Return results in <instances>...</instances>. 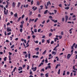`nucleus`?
<instances>
[{
    "label": "nucleus",
    "mask_w": 77,
    "mask_h": 77,
    "mask_svg": "<svg viewBox=\"0 0 77 77\" xmlns=\"http://www.w3.org/2000/svg\"><path fill=\"white\" fill-rule=\"evenodd\" d=\"M72 54H73V53H71V54H69L67 55V59H68V60H69V58H70V57H71V56H72Z\"/></svg>",
    "instance_id": "1"
},
{
    "label": "nucleus",
    "mask_w": 77,
    "mask_h": 77,
    "mask_svg": "<svg viewBox=\"0 0 77 77\" xmlns=\"http://www.w3.org/2000/svg\"><path fill=\"white\" fill-rule=\"evenodd\" d=\"M7 31L8 32H11V31H12V30H11V28L8 27L7 29Z\"/></svg>",
    "instance_id": "2"
},
{
    "label": "nucleus",
    "mask_w": 77,
    "mask_h": 77,
    "mask_svg": "<svg viewBox=\"0 0 77 77\" xmlns=\"http://www.w3.org/2000/svg\"><path fill=\"white\" fill-rule=\"evenodd\" d=\"M37 69V67H32V69L33 70V71H35Z\"/></svg>",
    "instance_id": "3"
},
{
    "label": "nucleus",
    "mask_w": 77,
    "mask_h": 77,
    "mask_svg": "<svg viewBox=\"0 0 77 77\" xmlns=\"http://www.w3.org/2000/svg\"><path fill=\"white\" fill-rule=\"evenodd\" d=\"M4 12L5 15H7L8 13V10H7L6 11L5 10H4Z\"/></svg>",
    "instance_id": "4"
},
{
    "label": "nucleus",
    "mask_w": 77,
    "mask_h": 77,
    "mask_svg": "<svg viewBox=\"0 0 77 77\" xmlns=\"http://www.w3.org/2000/svg\"><path fill=\"white\" fill-rule=\"evenodd\" d=\"M75 43H74L72 45V46L71 47V49L72 50H74V47L75 46Z\"/></svg>",
    "instance_id": "5"
},
{
    "label": "nucleus",
    "mask_w": 77,
    "mask_h": 77,
    "mask_svg": "<svg viewBox=\"0 0 77 77\" xmlns=\"http://www.w3.org/2000/svg\"><path fill=\"white\" fill-rule=\"evenodd\" d=\"M49 5V3H48V2H47V3L46 5H45V9H47V8H48V7H47V6H48Z\"/></svg>",
    "instance_id": "6"
},
{
    "label": "nucleus",
    "mask_w": 77,
    "mask_h": 77,
    "mask_svg": "<svg viewBox=\"0 0 77 77\" xmlns=\"http://www.w3.org/2000/svg\"><path fill=\"white\" fill-rule=\"evenodd\" d=\"M15 2H13L12 4V6L13 8H15Z\"/></svg>",
    "instance_id": "7"
},
{
    "label": "nucleus",
    "mask_w": 77,
    "mask_h": 77,
    "mask_svg": "<svg viewBox=\"0 0 77 77\" xmlns=\"http://www.w3.org/2000/svg\"><path fill=\"white\" fill-rule=\"evenodd\" d=\"M68 16H65L66 22H67V20H68Z\"/></svg>",
    "instance_id": "8"
},
{
    "label": "nucleus",
    "mask_w": 77,
    "mask_h": 77,
    "mask_svg": "<svg viewBox=\"0 0 77 77\" xmlns=\"http://www.w3.org/2000/svg\"><path fill=\"white\" fill-rule=\"evenodd\" d=\"M52 21H53V22H54V23H56L57 22V20H53L52 19H51Z\"/></svg>",
    "instance_id": "9"
},
{
    "label": "nucleus",
    "mask_w": 77,
    "mask_h": 77,
    "mask_svg": "<svg viewBox=\"0 0 77 77\" xmlns=\"http://www.w3.org/2000/svg\"><path fill=\"white\" fill-rule=\"evenodd\" d=\"M73 30V29L72 28H71V29H70L69 30V33H70V34H71L72 33V30Z\"/></svg>",
    "instance_id": "10"
},
{
    "label": "nucleus",
    "mask_w": 77,
    "mask_h": 77,
    "mask_svg": "<svg viewBox=\"0 0 77 77\" xmlns=\"http://www.w3.org/2000/svg\"><path fill=\"white\" fill-rule=\"evenodd\" d=\"M57 52L55 51H52V54H54V55H55L56 54H57Z\"/></svg>",
    "instance_id": "11"
},
{
    "label": "nucleus",
    "mask_w": 77,
    "mask_h": 77,
    "mask_svg": "<svg viewBox=\"0 0 77 77\" xmlns=\"http://www.w3.org/2000/svg\"><path fill=\"white\" fill-rule=\"evenodd\" d=\"M14 16L15 17V18H17L18 17V14L17 13H16V14H14Z\"/></svg>",
    "instance_id": "12"
},
{
    "label": "nucleus",
    "mask_w": 77,
    "mask_h": 77,
    "mask_svg": "<svg viewBox=\"0 0 77 77\" xmlns=\"http://www.w3.org/2000/svg\"><path fill=\"white\" fill-rule=\"evenodd\" d=\"M22 69H23V68L22 67H19L18 69V71H20V70H22Z\"/></svg>",
    "instance_id": "13"
},
{
    "label": "nucleus",
    "mask_w": 77,
    "mask_h": 77,
    "mask_svg": "<svg viewBox=\"0 0 77 77\" xmlns=\"http://www.w3.org/2000/svg\"><path fill=\"white\" fill-rule=\"evenodd\" d=\"M32 9L33 10V11H36L37 9V7H36L35 8V7H32Z\"/></svg>",
    "instance_id": "14"
},
{
    "label": "nucleus",
    "mask_w": 77,
    "mask_h": 77,
    "mask_svg": "<svg viewBox=\"0 0 77 77\" xmlns=\"http://www.w3.org/2000/svg\"><path fill=\"white\" fill-rule=\"evenodd\" d=\"M21 5V3L20 2H18L17 5V7L19 8L20 7V5Z\"/></svg>",
    "instance_id": "15"
},
{
    "label": "nucleus",
    "mask_w": 77,
    "mask_h": 77,
    "mask_svg": "<svg viewBox=\"0 0 77 77\" xmlns=\"http://www.w3.org/2000/svg\"><path fill=\"white\" fill-rule=\"evenodd\" d=\"M60 66V64H57L56 66V67H55V69H57V68H58V66Z\"/></svg>",
    "instance_id": "16"
},
{
    "label": "nucleus",
    "mask_w": 77,
    "mask_h": 77,
    "mask_svg": "<svg viewBox=\"0 0 77 77\" xmlns=\"http://www.w3.org/2000/svg\"><path fill=\"white\" fill-rule=\"evenodd\" d=\"M47 52V51L46 50H45L42 53L43 55H44V54H45V53H46V52Z\"/></svg>",
    "instance_id": "17"
},
{
    "label": "nucleus",
    "mask_w": 77,
    "mask_h": 77,
    "mask_svg": "<svg viewBox=\"0 0 77 77\" xmlns=\"http://www.w3.org/2000/svg\"><path fill=\"white\" fill-rule=\"evenodd\" d=\"M48 74H49V73H46L45 74V77H48Z\"/></svg>",
    "instance_id": "18"
},
{
    "label": "nucleus",
    "mask_w": 77,
    "mask_h": 77,
    "mask_svg": "<svg viewBox=\"0 0 77 77\" xmlns=\"http://www.w3.org/2000/svg\"><path fill=\"white\" fill-rule=\"evenodd\" d=\"M57 40H59V39H58V38H54V41L56 42Z\"/></svg>",
    "instance_id": "19"
},
{
    "label": "nucleus",
    "mask_w": 77,
    "mask_h": 77,
    "mask_svg": "<svg viewBox=\"0 0 77 77\" xmlns=\"http://www.w3.org/2000/svg\"><path fill=\"white\" fill-rule=\"evenodd\" d=\"M57 48V46H56V47L54 48L53 49V51H55V50H56V51H57V50H56Z\"/></svg>",
    "instance_id": "20"
},
{
    "label": "nucleus",
    "mask_w": 77,
    "mask_h": 77,
    "mask_svg": "<svg viewBox=\"0 0 77 77\" xmlns=\"http://www.w3.org/2000/svg\"><path fill=\"white\" fill-rule=\"evenodd\" d=\"M65 9H66V10H68L69 9V7H65Z\"/></svg>",
    "instance_id": "21"
},
{
    "label": "nucleus",
    "mask_w": 77,
    "mask_h": 77,
    "mask_svg": "<svg viewBox=\"0 0 77 77\" xmlns=\"http://www.w3.org/2000/svg\"><path fill=\"white\" fill-rule=\"evenodd\" d=\"M21 17H20L17 20V21H18V22H19V21H20V20H21Z\"/></svg>",
    "instance_id": "22"
},
{
    "label": "nucleus",
    "mask_w": 77,
    "mask_h": 77,
    "mask_svg": "<svg viewBox=\"0 0 77 77\" xmlns=\"http://www.w3.org/2000/svg\"><path fill=\"white\" fill-rule=\"evenodd\" d=\"M73 69H74V70H75V71L77 69L75 68V66H74L73 67Z\"/></svg>",
    "instance_id": "23"
},
{
    "label": "nucleus",
    "mask_w": 77,
    "mask_h": 77,
    "mask_svg": "<svg viewBox=\"0 0 77 77\" xmlns=\"http://www.w3.org/2000/svg\"><path fill=\"white\" fill-rule=\"evenodd\" d=\"M16 68H17V67H15L13 69V71H12V72H15V70L16 69Z\"/></svg>",
    "instance_id": "24"
},
{
    "label": "nucleus",
    "mask_w": 77,
    "mask_h": 77,
    "mask_svg": "<svg viewBox=\"0 0 77 77\" xmlns=\"http://www.w3.org/2000/svg\"><path fill=\"white\" fill-rule=\"evenodd\" d=\"M45 42V39H43L42 40V43H44Z\"/></svg>",
    "instance_id": "25"
},
{
    "label": "nucleus",
    "mask_w": 77,
    "mask_h": 77,
    "mask_svg": "<svg viewBox=\"0 0 77 77\" xmlns=\"http://www.w3.org/2000/svg\"><path fill=\"white\" fill-rule=\"evenodd\" d=\"M43 64H44V63H41L40 64V65H39L38 66L39 67H40V66H41V65H43Z\"/></svg>",
    "instance_id": "26"
},
{
    "label": "nucleus",
    "mask_w": 77,
    "mask_h": 77,
    "mask_svg": "<svg viewBox=\"0 0 77 77\" xmlns=\"http://www.w3.org/2000/svg\"><path fill=\"white\" fill-rule=\"evenodd\" d=\"M65 72H66V71H63V75H65Z\"/></svg>",
    "instance_id": "27"
},
{
    "label": "nucleus",
    "mask_w": 77,
    "mask_h": 77,
    "mask_svg": "<svg viewBox=\"0 0 77 77\" xmlns=\"http://www.w3.org/2000/svg\"><path fill=\"white\" fill-rule=\"evenodd\" d=\"M28 58L29 59H30V53L28 54Z\"/></svg>",
    "instance_id": "28"
},
{
    "label": "nucleus",
    "mask_w": 77,
    "mask_h": 77,
    "mask_svg": "<svg viewBox=\"0 0 77 77\" xmlns=\"http://www.w3.org/2000/svg\"><path fill=\"white\" fill-rule=\"evenodd\" d=\"M38 20V18H36L35 20L34 21V23H36V21H37V20Z\"/></svg>",
    "instance_id": "29"
},
{
    "label": "nucleus",
    "mask_w": 77,
    "mask_h": 77,
    "mask_svg": "<svg viewBox=\"0 0 77 77\" xmlns=\"http://www.w3.org/2000/svg\"><path fill=\"white\" fill-rule=\"evenodd\" d=\"M65 21V18H62V21H63V22Z\"/></svg>",
    "instance_id": "30"
},
{
    "label": "nucleus",
    "mask_w": 77,
    "mask_h": 77,
    "mask_svg": "<svg viewBox=\"0 0 77 77\" xmlns=\"http://www.w3.org/2000/svg\"><path fill=\"white\" fill-rule=\"evenodd\" d=\"M60 69H59L58 72V74H60Z\"/></svg>",
    "instance_id": "31"
},
{
    "label": "nucleus",
    "mask_w": 77,
    "mask_h": 77,
    "mask_svg": "<svg viewBox=\"0 0 77 77\" xmlns=\"http://www.w3.org/2000/svg\"><path fill=\"white\" fill-rule=\"evenodd\" d=\"M48 12V10H46L44 12V14H47V12Z\"/></svg>",
    "instance_id": "32"
},
{
    "label": "nucleus",
    "mask_w": 77,
    "mask_h": 77,
    "mask_svg": "<svg viewBox=\"0 0 77 77\" xmlns=\"http://www.w3.org/2000/svg\"><path fill=\"white\" fill-rule=\"evenodd\" d=\"M35 50H36V51H38V50H39V48H36L35 49Z\"/></svg>",
    "instance_id": "33"
},
{
    "label": "nucleus",
    "mask_w": 77,
    "mask_h": 77,
    "mask_svg": "<svg viewBox=\"0 0 77 77\" xmlns=\"http://www.w3.org/2000/svg\"><path fill=\"white\" fill-rule=\"evenodd\" d=\"M21 23L22 25L24 23V22L23 21H22V22H21Z\"/></svg>",
    "instance_id": "34"
},
{
    "label": "nucleus",
    "mask_w": 77,
    "mask_h": 77,
    "mask_svg": "<svg viewBox=\"0 0 77 77\" xmlns=\"http://www.w3.org/2000/svg\"><path fill=\"white\" fill-rule=\"evenodd\" d=\"M34 32L35 33L37 32V29H35L34 30Z\"/></svg>",
    "instance_id": "35"
},
{
    "label": "nucleus",
    "mask_w": 77,
    "mask_h": 77,
    "mask_svg": "<svg viewBox=\"0 0 77 77\" xmlns=\"http://www.w3.org/2000/svg\"><path fill=\"white\" fill-rule=\"evenodd\" d=\"M45 61V63H47V62H48V60H47V59L46 58V59Z\"/></svg>",
    "instance_id": "36"
},
{
    "label": "nucleus",
    "mask_w": 77,
    "mask_h": 77,
    "mask_svg": "<svg viewBox=\"0 0 77 77\" xmlns=\"http://www.w3.org/2000/svg\"><path fill=\"white\" fill-rule=\"evenodd\" d=\"M11 32H9L8 33L7 35H11Z\"/></svg>",
    "instance_id": "37"
},
{
    "label": "nucleus",
    "mask_w": 77,
    "mask_h": 77,
    "mask_svg": "<svg viewBox=\"0 0 77 77\" xmlns=\"http://www.w3.org/2000/svg\"><path fill=\"white\" fill-rule=\"evenodd\" d=\"M38 32H41V29H39L38 30Z\"/></svg>",
    "instance_id": "38"
},
{
    "label": "nucleus",
    "mask_w": 77,
    "mask_h": 77,
    "mask_svg": "<svg viewBox=\"0 0 77 77\" xmlns=\"http://www.w3.org/2000/svg\"><path fill=\"white\" fill-rule=\"evenodd\" d=\"M37 5H39V2L38 1L37 2Z\"/></svg>",
    "instance_id": "39"
},
{
    "label": "nucleus",
    "mask_w": 77,
    "mask_h": 77,
    "mask_svg": "<svg viewBox=\"0 0 77 77\" xmlns=\"http://www.w3.org/2000/svg\"><path fill=\"white\" fill-rule=\"evenodd\" d=\"M6 59H7V57H4V61H6Z\"/></svg>",
    "instance_id": "40"
},
{
    "label": "nucleus",
    "mask_w": 77,
    "mask_h": 77,
    "mask_svg": "<svg viewBox=\"0 0 77 77\" xmlns=\"http://www.w3.org/2000/svg\"><path fill=\"white\" fill-rule=\"evenodd\" d=\"M23 25L21 24L20 26V28H23Z\"/></svg>",
    "instance_id": "41"
},
{
    "label": "nucleus",
    "mask_w": 77,
    "mask_h": 77,
    "mask_svg": "<svg viewBox=\"0 0 77 77\" xmlns=\"http://www.w3.org/2000/svg\"><path fill=\"white\" fill-rule=\"evenodd\" d=\"M20 32L21 33H22V32H23V29H22V28H21L20 29Z\"/></svg>",
    "instance_id": "42"
},
{
    "label": "nucleus",
    "mask_w": 77,
    "mask_h": 77,
    "mask_svg": "<svg viewBox=\"0 0 77 77\" xmlns=\"http://www.w3.org/2000/svg\"><path fill=\"white\" fill-rule=\"evenodd\" d=\"M52 35V33H49V37H50Z\"/></svg>",
    "instance_id": "43"
},
{
    "label": "nucleus",
    "mask_w": 77,
    "mask_h": 77,
    "mask_svg": "<svg viewBox=\"0 0 77 77\" xmlns=\"http://www.w3.org/2000/svg\"><path fill=\"white\" fill-rule=\"evenodd\" d=\"M47 41L48 44H49V43H50V40H47Z\"/></svg>",
    "instance_id": "44"
},
{
    "label": "nucleus",
    "mask_w": 77,
    "mask_h": 77,
    "mask_svg": "<svg viewBox=\"0 0 77 77\" xmlns=\"http://www.w3.org/2000/svg\"><path fill=\"white\" fill-rule=\"evenodd\" d=\"M40 9H42V8H43V6L41 5L40 6Z\"/></svg>",
    "instance_id": "45"
},
{
    "label": "nucleus",
    "mask_w": 77,
    "mask_h": 77,
    "mask_svg": "<svg viewBox=\"0 0 77 77\" xmlns=\"http://www.w3.org/2000/svg\"><path fill=\"white\" fill-rule=\"evenodd\" d=\"M29 66H27V70H28V69H29Z\"/></svg>",
    "instance_id": "46"
},
{
    "label": "nucleus",
    "mask_w": 77,
    "mask_h": 77,
    "mask_svg": "<svg viewBox=\"0 0 77 77\" xmlns=\"http://www.w3.org/2000/svg\"><path fill=\"white\" fill-rule=\"evenodd\" d=\"M30 72H29L30 74H32V70H30Z\"/></svg>",
    "instance_id": "47"
},
{
    "label": "nucleus",
    "mask_w": 77,
    "mask_h": 77,
    "mask_svg": "<svg viewBox=\"0 0 77 77\" xmlns=\"http://www.w3.org/2000/svg\"><path fill=\"white\" fill-rule=\"evenodd\" d=\"M57 58V61H59V58H58V57H56V59Z\"/></svg>",
    "instance_id": "48"
},
{
    "label": "nucleus",
    "mask_w": 77,
    "mask_h": 77,
    "mask_svg": "<svg viewBox=\"0 0 77 77\" xmlns=\"http://www.w3.org/2000/svg\"><path fill=\"white\" fill-rule=\"evenodd\" d=\"M59 7H60V8H62V4H59Z\"/></svg>",
    "instance_id": "49"
},
{
    "label": "nucleus",
    "mask_w": 77,
    "mask_h": 77,
    "mask_svg": "<svg viewBox=\"0 0 77 77\" xmlns=\"http://www.w3.org/2000/svg\"><path fill=\"white\" fill-rule=\"evenodd\" d=\"M9 25H10V23H8L6 24V26H9Z\"/></svg>",
    "instance_id": "50"
},
{
    "label": "nucleus",
    "mask_w": 77,
    "mask_h": 77,
    "mask_svg": "<svg viewBox=\"0 0 77 77\" xmlns=\"http://www.w3.org/2000/svg\"><path fill=\"white\" fill-rule=\"evenodd\" d=\"M59 39H62V36L61 35L59 36Z\"/></svg>",
    "instance_id": "51"
},
{
    "label": "nucleus",
    "mask_w": 77,
    "mask_h": 77,
    "mask_svg": "<svg viewBox=\"0 0 77 77\" xmlns=\"http://www.w3.org/2000/svg\"><path fill=\"white\" fill-rule=\"evenodd\" d=\"M40 26H41L42 28L44 27V25H42L41 24H40Z\"/></svg>",
    "instance_id": "52"
},
{
    "label": "nucleus",
    "mask_w": 77,
    "mask_h": 77,
    "mask_svg": "<svg viewBox=\"0 0 77 77\" xmlns=\"http://www.w3.org/2000/svg\"><path fill=\"white\" fill-rule=\"evenodd\" d=\"M14 45H12L11 47V48H13L14 47Z\"/></svg>",
    "instance_id": "53"
},
{
    "label": "nucleus",
    "mask_w": 77,
    "mask_h": 77,
    "mask_svg": "<svg viewBox=\"0 0 77 77\" xmlns=\"http://www.w3.org/2000/svg\"><path fill=\"white\" fill-rule=\"evenodd\" d=\"M32 11H30L29 14V15H32Z\"/></svg>",
    "instance_id": "54"
},
{
    "label": "nucleus",
    "mask_w": 77,
    "mask_h": 77,
    "mask_svg": "<svg viewBox=\"0 0 77 77\" xmlns=\"http://www.w3.org/2000/svg\"><path fill=\"white\" fill-rule=\"evenodd\" d=\"M9 60H11V56H9Z\"/></svg>",
    "instance_id": "55"
},
{
    "label": "nucleus",
    "mask_w": 77,
    "mask_h": 77,
    "mask_svg": "<svg viewBox=\"0 0 77 77\" xmlns=\"http://www.w3.org/2000/svg\"><path fill=\"white\" fill-rule=\"evenodd\" d=\"M54 12L55 14H56L57 12V11L56 10H54Z\"/></svg>",
    "instance_id": "56"
},
{
    "label": "nucleus",
    "mask_w": 77,
    "mask_h": 77,
    "mask_svg": "<svg viewBox=\"0 0 77 77\" xmlns=\"http://www.w3.org/2000/svg\"><path fill=\"white\" fill-rule=\"evenodd\" d=\"M38 17H41V14H39L38 15Z\"/></svg>",
    "instance_id": "57"
},
{
    "label": "nucleus",
    "mask_w": 77,
    "mask_h": 77,
    "mask_svg": "<svg viewBox=\"0 0 77 77\" xmlns=\"http://www.w3.org/2000/svg\"><path fill=\"white\" fill-rule=\"evenodd\" d=\"M44 74H43L42 73H41V74H40V75H41V76H42L43 75H44Z\"/></svg>",
    "instance_id": "58"
},
{
    "label": "nucleus",
    "mask_w": 77,
    "mask_h": 77,
    "mask_svg": "<svg viewBox=\"0 0 77 77\" xmlns=\"http://www.w3.org/2000/svg\"><path fill=\"white\" fill-rule=\"evenodd\" d=\"M70 73L69 72H67V75H69Z\"/></svg>",
    "instance_id": "59"
},
{
    "label": "nucleus",
    "mask_w": 77,
    "mask_h": 77,
    "mask_svg": "<svg viewBox=\"0 0 77 77\" xmlns=\"http://www.w3.org/2000/svg\"><path fill=\"white\" fill-rule=\"evenodd\" d=\"M35 36H36L35 35H33L32 36V38H33L34 39H35Z\"/></svg>",
    "instance_id": "60"
},
{
    "label": "nucleus",
    "mask_w": 77,
    "mask_h": 77,
    "mask_svg": "<svg viewBox=\"0 0 77 77\" xmlns=\"http://www.w3.org/2000/svg\"><path fill=\"white\" fill-rule=\"evenodd\" d=\"M54 43V41H52L51 42V44H53Z\"/></svg>",
    "instance_id": "61"
},
{
    "label": "nucleus",
    "mask_w": 77,
    "mask_h": 77,
    "mask_svg": "<svg viewBox=\"0 0 77 77\" xmlns=\"http://www.w3.org/2000/svg\"><path fill=\"white\" fill-rule=\"evenodd\" d=\"M24 17V14H23L22 16V18H23Z\"/></svg>",
    "instance_id": "62"
},
{
    "label": "nucleus",
    "mask_w": 77,
    "mask_h": 77,
    "mask_svg": "<svg viewBox=\"0 0 77 77\" xmlns=\"http://www.w3.org/2000/svg\"><path fill=\"white\" fill-rule=\"evenodd\" d=\"M24 39H23L22 38L21 39V41H22V42H23V41H24Z\"/></svg>",
    "instance_id": "63"
},
{
    "label": "nucleus",
    "mask_w": 77,
    "mask_h": 77,
    "mask_svg": "<svg viewBox=\"0 0 77 77\" xmlns=\"http://www.w3.org/2000/svg\"><path fill=\"white\" fill-rule=\"evenodd\" d=\"M75 48H77V44L75 45Z\"/></svg>",
    "instance_id": "64"
}]
</instances>
